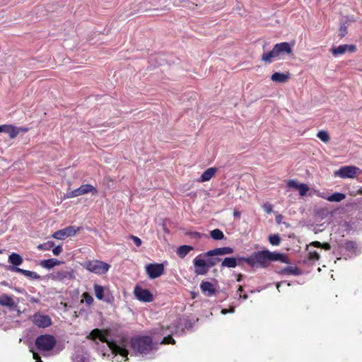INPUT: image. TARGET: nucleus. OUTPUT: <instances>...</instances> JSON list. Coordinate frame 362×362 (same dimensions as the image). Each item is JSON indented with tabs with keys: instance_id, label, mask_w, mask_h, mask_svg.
Here are the masks:
<instances>
[{
	"instance_id": "nucleus-1",
	"label": "nucleus",
	"mask_w": 362,
	"mask_h": 362,
	"mask_svg": "<svg viewBox=\"0 0 362 362\" xmlns=\"http://www.w3.org/2000/svg\"><path fill=\"white\" fill-rule=\"evenodd\" d=\"M239 261H244L253 268H267L271 262L280 261L283 263H288V258L284 254L270 252L263 250L252 252L248 257H240Z\"/></svg>"
},
{
	"instance_id": "nucleus-2",
	"label": "nucleus",
	"mask_w": 362,
	"mask_h": 362,
	"mask_svg": "<svg viewBox=\"0 0 362 362\" xmlns=\"http://www.w3.org/2000/svg\"><path fill=\"white\" fill-rule=\"evenodd\" d=\"M109 334L110 331L108 329H100L96 328L90 332L87 338L91 340H95L96 339H98L100 341L107 344L113 354H119L122 357H125L127 360L129 351L127 349L126 340L123 339L120 341L119 344H117L115 341L107 339V337L109 335Z\"/></svg>"
},
{
	"instance_id": "nucleus-3",
	"label": "nucleus",
	"mask_w": 362,
	"mask_h": 362,
	"mask_svg": "<svg viewBox=\"0 0 362 362\" xmlns=\"http://www.w3.org/2000/svg\"><path fill=\"white\" fill-rule=\"evenodd\" d=\"M206 252L197 255L193 260L194 273L197 275H206L209 269L216 265L221 259L215 256L205 255Z\"/></svg>"
},
{
	"instance_id": "nucleus-4",
	"label": "nucleus",
	"mask_w": 362,
	"mask_h": 362,
	"mask_svg": "<svg viewBox=\"0 0 362 362\" xmlns=\"http://www.w3.org/2000/svg\"><path fill=\"white\" fill-rule=\"evenodd\" d=\"M131 347L136 354H148L153 348V339L148 336L132 338L131 339Z\"/></svg>"
},
{
	"instance_id": "nucleus-5",
	"label": "nucleus",
	"mask_w": 362,
	"mask_h": 362,
	"mask_svg": "<svg viewBox=\"0 0 362 362\" xmlns=\"http://www.w3.org/2000/svg\"><path fill=\"white\" fill-rule=\"evenodd\" d=\"M284 54H293V49L291 45L287 42L276 44L270 52L264 53L262 55V60L266 63L270 64L272 62L273 59Z\"/></svg>"
},
{
	"instance_id": "nucleus-6",
	"label": "nucleus",
	"mask_w": 362,
	"mask_h": 362,
	"mask_svg": "<svg viewBox=\"0 0 362 362\" xmlns=\"http://www.w3.org/2000/svg\"><path fill=\"white\" fill-rule=\"evenodd\" d=\"M57 341L52 334H41L38 336L35 341L37 349L40 351H49L56 346Z\"/></svg>"
},
{
	"instance_id": "nucleus-7",
	"label": "nucleus",
	"mask_w": 362,
	"mask_h": 362,
	"mask_svg": "<svg viewBox=\"0 0 362 362\" xmlns=\"http://www.w3.org/2000/svg\"><path fill=\"white\" fill-rule=\"evenodd\" d=\"M83 267L97 274H105L110 269V265L100 260H88L84 262Z\"/></svg>"
},
{
	"instance_id": "nucleus-8",
	"label": "nucleus",
	"mask_w": 362,
	"mask_h": 362,
	"mask_svg": "<svg viewBox=\"0 0 362 362\" xmlns=\"http://www.w3.org/2000/svg\"><path fill=\"white\" fill-rule=\"evenodd\" d=\"M80 230V227L69 226L54 232L52 237L57 240H64L66 238L74 236Z\"/></svg>"
},
{
	"instance_id": "nucleus-9",
	"label": "nucleus",
	"mask_w": 362,
	"mask_h": 362,
	"mask_svg": "<svg viewBox=\"0 0 362 362\" xmlns=\"http://www.w3.org/2000/svg\"><path fill=\"white\" fill-rule=\"evenodd\" d=\"M88 193H90L93 195L98 194L97 189L90 184L82 185L77 189H75L67 193L68 198L76 197Z\"/></svg>"
},
{
	"instance_id": "nucleus-10",
	"label": "nucleus",
	"mask_w": 362,
	"mask_h": 362,
	"mask_svg": "<svg viewBox=\"0 0 362 362\" xmlns=\"http://www.w3.org/2000/svg\"><path fill=\"white\" fill-rule=\"evenodd\" d=\"M146 272L151 279L160 277L164 273V265L160 263H151L146 265Z\"/></svg>"
},
{
	"instance_id": "nucleus-11",
	"label": "nucleus",
	"mask_w": 362,
	"mask_h": 362,
	"mask_svg": "<svg viewBox=\"0 0 362 362\" xmlns=\"http://www.w3.org/2000/svg\"><path fill=\"white\" fill-rule=\"evenodd\" d=\"M134 294L136 298L141 302L150 303L153 300V296L148 289L136 286L134 289Z\"/></svg>"
},
{
	"instance_id": "nucleus-12",
	"label": "nucleus",
	"mask_w": 362,
	"mask_h": 362,
	"mask_svg": "<svg viewBox=\"0 0 362 362\" xmlns=\"http://www.w3.org/2000/svg\"><path fill=\"white\" fill-rule=\"evenodd\" d=\"M49 277L52 280L62 281L65 279H74L75 276L74 270L70 269L69 270L60 269L53 272Z\"/></svg>"
},
{
	"instance_id": "nucleus-13",
	"label": "nucleus",
	"mask_w": 362,
	"mask_h": 362,
	"mask_svg": "<svg viewBox=\"0 0 362 362\" xmlns=\"http://www.w3.org/2000/svg\"><path fill=\"white\" fill-rule=\"evenodd\" d=\"M359 168L354 165L344 166L335 172V175L341 178H354Z\"/></svg>"
},
{
	"instance_id": "nucleus-14",
	"label": "nucleus",
	"mask_w": 362,
	"mask_h": 362,
	"mask_svg": "<svg viewBox=\"0 0 362 362\" xmlns=\"http://www.w3.org/2000/svg\"><path fill=\"white\" fill-rule=\"evenodd\" d=\"M33 323L40 328H46L52 325V320L48 315L35 313L33 316Z\"/></svg>"
},
{
	"instance_id": "nucleus-15",
	"label": "nucleus",
	"mask_w": 362,
	"mask_h": 362,
	"mask_svg": "<svg viewBox=\"0 0 362 362\" xmlns=\"http://www.w3.org/2000/svg\"><path fill=\"white\" fill-rule=\"evenodd\" d=\"M356 47L354 45H341L337 47H332L330 52L334 56L344 54L346 51L352 53L356 52Z\"/></svg>"
},
{
	"instance_id": "nucleus-16",
	"label": "nucleus",
	"mask_w": 362,
	"mask_h": 362,
	"mask_svg": "<svg viewBox=\"0 0 362 362\" xmlns=\"http://www.w3.org/2000/svg\"><path fill=\"white\" fill-rule=\"evenodd\" d=\"M8 269L12 272L20 273L26 277L33 279H40V276L35 272L28 271L16 267H8Z\"/></svg>"
},
{
	"instance_id": "nucleus-17",
	"label": "nucleus",
	"mask_w": 362,
	"mask_h": 362,
	"mask_svg": "<svg viewBox=\"0 0 362 362\" xmlns=\"http://www.w3.org/2000/svg\"><path fill=\"white\" fill-rule=\"evenodd\" d=\"M234 252L233 249L230 247H218L214 250H209L206 252V255L210 256H218V255H230Z\"/></svg>"
},
{
	"instance_id": "nucleus-18",
	"label": "nucleus",
	"mask_w": 362,
	"mask_h": 362,
	"mask_svg": "<svg viewBox=\"0 0 362 362\" xmlns=\"http://www.w3.org/2000/svg\"><path fill=\"white\" fill-rule=\"evenodd\" d=\"M200 288L202 292L207 296H212L216 293L214 284L209 281H202L200 284Z\"/></svg>"
},
{
	"instance_id": "nucleus-19",
	"label": "nucleus",
	"mask_w": 362,
	"mask_h": 362,
	"mask_svg": "<svg viewBox=\"0 0 362 362\" xmlns=\"http://www.w3.org/2000/svg\"><path fill=\"white\" fill-rule=\"evenodd\" d=\"M29 129L28 127H16L13 124H10L9 128L7 132V134L8 135L11 139H15L21 132H28Z\"/></svg>"
},
{
	"instance_id": "nucleus-20",
	"label": "nucleus",
	"mask_w": 362,
	"mask_h": 362,
	"mask_svg": "<svg viewBox=\"0 0 362 362\" xmlns=\"http://www.w3.org/2000/svg\"><path fill=\"white\" fill-rule=\"evenodd\" d=\"M0 305L13 308L16 306V304L11 296L3 294L0 296Z\"/></svg>"
},
{
	"instance_id": "nucleus-21",
	"label": "nucleus",
	"mask_w": 362,
	"mask_h": 362,
	"mask_svg": "<svg viewBox=\"0 0 362 362\" xmlns=\"http://www.w3.org/2000/svg\"><path fill=\"white\" fill-rule=\"evenodd\" d=\"M217 169L215 168H207L200 176L199 182H203L210 180L215 175Z\"/></svg>"
},
{
	"instance_id": "nucleus-22",
	"label": "nucleus",
	"mask_w": 362,
	"mask_h": 362,
	"mask_svg": "<svg viewBox=\"0 0 362 362\" xmlns=\"http://www.w3.org/2000/svg\"><path fill=\"white\" fill-rule=\"evenodd\" d=\"M289 78H290V74L288 73L284 74V73L275 72L271 76L272 81H273L274 82H278V83H286L288 81Z\"/></svg>"
},
{
	"instance_id": "nucleus-23",
	"label": "nucleus",
	"mask_w": 362,
	"mask_h": 362,
	"mask_svg": "<svg viewBox=\"0 0 362 362\" xmlns=\"http://www.w3.org/2000/svg\"><path fill=\"white\" fill-rule=\"evenodd\" d=\"M8 261L12 264L11 267H18L23 263V259L20 255L13 252L8 256Z\"/></svg>"
},
{
	"instance_id": "nucleus-24",
	"label": "nucleus",
	"mask_w": 362,
	"mask_h": 362,
	"mask_svg": "<svg viewBox=\"0 0 362 362\" xmlns=\"http://www.w3.org/2000/svg\"><path fill=\"white\" fill-rule=\"evenodd\" d=\"M62 262L57 259L52 258L48 259H44L40 262V266L46 268L47 269H50L55 266L61 264Z\"/></svg>"
},
{
	"instance_id": "nucleus-25",
	"label": "nucleus",
	"mask_w": 362,
	"mask_h": 362,
	"mask_svg": "<svg viewBox=\"0 0 362 362\" xmlns=\"http://www.w3.org/2000/svg\"><path fill=\"white\" fill-rule=\"evenodd\" d=\"M320 197L330 202H340L346 198V194L341 192H335L330 196L325 197L321 195Z\"/></svg>"
},
{
	"instance_id": "nucleus-26",
	"label": "nucleus",
	"mask_w": 362,
	"mask_h": 362,
	"mask_svg": "<svg viewBox=\"0 0 362 362\" xmlns=\"http://www.w3.org/2000/svg\"><path fill=\"white\" fill-rule=\"evenodd\" d=\"M193 250L194 247L192 246L183 245L177 247L176 253L179 257L183 259Z\"/></svg>"
},
{
	"instance_id": "nucleus-27",
	"label": "nucleus",
	"mask_w": 362,
	"mask_h": 362,
	"mask_svg": "<svg viewBox=\"0 0 362 362\" xmlns=\"http://www.w3.org/2000/svg\"><path fill=\"white\" fill-rule=\"evenodd\" d=\"M238 265V260L235 257H226L221 262V267L222 268H235Z\"/></svg>"
},
{
	"instance_id": "nucleus-28",
	"label": "nucleus",
	"mask_w": 362,
	"mask_h": 362,
	"mask_svg": "<svg viewBox=\"0 0 362 362\" xmlns=\"http://www.w3.org/2000/svg\"><path fill=\"white\" fill-rule=\"evenodd\" d=\"M281 274H286V275H300V269L296 267H287L281 271Z\"/></svg>"
},
{
	"instance_id": "nucleus-29",
	"label": "nucleus",
	"mask_w": 362,
	"mask_h": 362,
	"mask_svg": "<svg viewBox=\"0 0 362 362\" xmlns=\"http://www.w3.org/2000/svg\"><path fill=\"white\" fill-rule=\"evenodd\" d=\"M94 292L96 298L98 300H103L104 298V288L103 286L97 284H94Z\"/></svg>"
},
{
	"instance_id": "nucleus-30",
	"label": "nucleus",
	"mask_w": 362,
	"mask_h": 362,
	"mask_svg": "<svg viewBox=\"0 0 362 362\" xmlns=\"http://www.w3.org/2000/svg\"><path fill=\"white\" fill-rule=\"evenodd\" d=\"M211 237L216 240H220L223 239L224 234L220 229H214L211 231Z\"/></svg>"
},
{
	"instance_id": "nucleus-31",
	"label": "nucleus",
	"mask_w": 362,
	"mask_h": 362,
	"mask_svg": "<svg viewBox=\"0 0 362 362\" xmlns=\"http://www.w3.org/2000/svg\"><path fill=\"white\" fill-rule=\"evenodd\" d=\"M317 136L323 142L327 143L330 140L329 135L327 132L321 130L317 134Z\"/></svg>"
},
{
	"instance_id": "nucleus-32",
	"label": "nucleus",
	"mask_w": 362,
	"mask_h": 362,
	"mask_svg": "<svg viewBox=\"0 0 362 362\" xmlns=\"http://www.w3.org/2000/svg\"><path fill=\"white\" fill-rule=\"evenodd\" d=\"M54 247V243L53 241H47V243L40 244L37 248L41 250L47 251Z\"/></svg>"
},
{
	"instance_id": "nucleus-33",
	"label": "nucleus",
	"mask_w": 362,
	"mask_h": 362,
	"mask_svg": "<svg viewBox=\"0 0 362 362\" xmlns=\"http://www.w3.org/2000/svg\"><path fill=\"white\" fill-rule=\"evenodd\" d=\"M269 241L272 245H279L281 243V238L278 234L269 236Z\"/></svg>"
},
{
	"instance_id": "nucleus-34",
	"label": "nucleus",
	"mask_w": 362,
	"mask_h": 362,
	"mask_svg": "<svg viewBox=\"0 0 362 362\" xmlns=\"http://www.w3.org/2000/svg\"><path fill=\"white\" fill-rule=\"evenodd\" d=\"M310 188L308 186V185L305 183L300 184L299 186H298V190L299 192V194L300 196H305L307 192L309 191Z\"/></svg>"
},
{
	"instance_id": "nucleus-35",
	"label": "nucleus",
	"mask_w": 362,
	"mask_h": 362,
	"mask_svg": "<svg viewBox=\"0 0 362 362\" xmlns=\"http://www.w3.org/2000/svg\"><path fill=\"white\" fill-rule=\"evenodd\" d=\"M83 300L86 302L88 305H90L93 303V298L87 292L82 294Z\"/></svg>"
},
{
	"instance_id": "nucleus-36",
	"label": "nucleus",
	"mask_w": 362,
	"mask_h": 362,
	"mask_svg": "<svg viewBox=\"0 0 362 362\" xmlns=\"http://www.w3.org/2000/svg\"><path fill=\"white\" fill-rule=\"evenodd\" d=\"M320 258V255L315 250L310 251L308 253V259L312 261H317Z\"/></svg>"
},
{
	"instance_id": "nucleus-37",
	"label": "nucleus",
	"mask_w": 362,
	"mask_h": 362,
	"mask_svg": "<svg viewBox=\"0 0 362 362\" xmlns=\"http://www.w3.org/2000/svg\"><path fill=\"white\" fill-rule=\"evenodd\" d=\"M347 33H348L347 27L344 24L341 25L339 27V37L340 38H342L344 36H346V35Z\"/></svg>"
},
{
	"instance_id": "nucleus-38",
	"label": "nucleus",
	"mask_w": 362,
	"mask_h": 362,
	"mask_svg": "<svg viewBox=\"0 0 362 362\" xmlns=\"http://www.w3.org/2000/svg\"><path fill=\"white\" fill-rule=\"evenodd\" d=\"M345 247L349 251H354L357 246L356 243L354 241H348L345 244Z\"/></svg>"
},
{
	"instance_id": "nucleus-39",
	"label": "nucleus",
	"mask_w": 362,
	"mask_h": 362,
	"mask_svg": "<svg viewBox=\"0 0 362 362\" xmlns=\"http://www.w3.org/2000/svg\"><path fill=\"white\" fill-rule=\"evenodd\" d=\"M286 185L289 188H293V189H298V186H299L300 184L296 180H289L287 182Z\"/></svg>"
},
{
	"instance_id": "nucleus-40",
	"label": "nucleus",
	"mask_w": 362,
	"mask_h": 362,
	"mask_svg": "<svg viewBox=\"0 0 362 362\" xmlns=\"http://www.w3.org/2000/svg\"><path fill=\"white\" fill-rule=\"evenodd\" d=\"M162 343L165 344H175V341L170 335H168L163 338Z\"/></svg>"
},
{
	"instance_id": "nucleus-41",
	"label": "nucleus",
	"mask_w": 362,
	"mask_h": 362,
	"mask_svg": "<svg viewBox=\"0 0 362 362\" xmlns=\"http://www.w3.org/2000/svg\"><path fill=\"white\" fill-rule=\"evenodd\" d=\"M129 238H130V239H132V240L134 241V243L136 244V245L137 247H139V246H141V244H142V241H141V240L139 238H138L137 236H135V235H131L129 236Z\"/></svg>"
},
{
	"instance_id": "nucleus-42",
	"label": "nucleus",
	"mask_w": 362,
	"mask_h": 362,
	"mask_svg": "<svg viewBox=\"0 0 362 362\" xmlns=\"http://www.w3.org/2000/svg\"><path fill=\"white\" fill-rule=\"evenodd\" d=\"M243 291V288L242 286H239L238 288V291H237V293L239 295V297L240 298H243L244 300H246L247 299L248 296L247 294H243L242 295V293Z\"/></svg>"
},
{
	"instance_id": "nucleus-43",
	"label": "nucleus",
	"mask_w": 362,
	"mask_h": 362,
	"mask_svg": "<svg viewBox=\"0 0 362 362\" xmlns=\"http://www.w3.org/2000/svg\"><path fill=\"white\" fill-rule=\"evenodd\" d=\"M263 209L267 214H270L272 212L273 206L269 203H265L263 205Z\"/></svg>"
},
{
	"instance_id": "nucleus-44",
	"label": "nucleus",
	"mask_w": 362,
	"mask_h": 362,
	"mask_svg": "<svg viewBox=\"0 0 362 362\" xmlns=\"http://www.w3.org/2000/svg\"><path fill=\"white\" fill-rule=\"evenodd\" d=\"M63 251V248L61 245L54 247L52 250V252L54 255H59Z\"/></svg>"
},
{
	"instance_id": "nucleus-45",
	"label": "nucleus",
	"mask_w": 362,
	"mask_h": 362,
	"mask_svg": "<svg viewBox=\"0 0 362 362\" xmlns=\"http://www.w3.org/2000/svg\"><path fill=\"white\" fill-rule=\"evenodd\" d=\"M32 353H33V358L35 360V362H43L42 360H41V358L40 356H39L38 354L35 353L33 349H30V350Z\"/></svg>"
},
{
	"instance_id": "nucleus-46",
	"label": "nucleus",
	"mask_w": 362,
	"mask_h": 362,
	"mask_svg": "<svg viewBox=\"0 0 362 362\" xmlns=\"http://www.w3.org/2000/svg\"><path fill=\"white\" fill-rule=\"evenodd\" d=\"M10 124H2L0 125V133H6L7 134L8 129L9 128Z\"/></svg>"
},
{
	"instance_id": "nucleus-47",
	"label": "nucleus",
	"mask_w": 362,
	"mask_h": 362,
	"mask_svg": "<svg viewBox=\"0 0 362 362\" xmlns=\"http://www.w3.org/2000/svg\"><path fill=\"white\" fill-rule=\"evenodd\" d=\"M190 235H191V237H192L194 238H196V239H199L202 236V235L200 233H199V232L191 233Z\"/></svg>"
},
{
	"instance_id": "nucleus-48",
	"label": "nucleus",
	"mask_w": 362,
	"mask_h": 362,
	"mask_svg": "<svg viewBox=\"0 0 362 362\" xmlns=\"http://www.w3.org/2000/svg\"><path fill=\"white\" fill-rule=\"evenodd\" d=\"M321 248L325 250H331V245L328 243H322Z\"/></svg>"
},
{
	"instance_id": "nucleus-49",
	"label": "nucleus",
	"mask_w": 362,
	"mask_h": 362,
	"mask_svg": "<svg viewBox=\"0 0 362 362\" xmlns=\"http://www.w3.org/2000/svg\"><path fill=\"white\" fill-rule=\"evenodd\" d=\"M234 311H235V308H234V307H232V308H230L229 310H227V309H223V310H221V313H223V314H224V315H225V314H227V313H234Z\"/></svg>"
},
{
	"instance_id": "nucleus-50",
	"label": "nucleus",
	"mask_w": 362,
	"mask_h": 362,
	"mask_svg": "<svg viewBox=\"0 0 362 362\" xmlns=\"http://www.w3.org/2000/svg\"><path fill=\"white\" fill-rule=\"evenodd\" d=\"M310 245H313V246H314V247H320V248H321L322 243H320L319 241H313V242H312V243L310 244Z\"/></svg>"
},
{
	"instance_id": "nucleus-51",
	"label": "nucleus",
	"mask_w": 362,
	"mask_h": 362,
	"mask_svg": "<svg viewBox=\"0 0 362 362\" xmlns=\"http://www.w3.org/2000/svg\"><path fill=\"white\" fill-rule=\"evenodd\" d=\"M175 6H180L183 0H170Z\"/></svg>"
},
{
	"instance_id": "nucleus-52",
	"label": "nucleus",
	"mask_w": 362,
	"mask_h": 362,
	"mask_svg": "<svg viewBox=\"0 0 362 362\" xmlns=\"http://www.w3.org/2000/svg\"><path fill=\"white\" fill-rule=\"evenodd\" d=\"M242 277H243L242 274H239V275L238 276L237 281H241Z\"/></svg>"
},
{
	"instance_id": "nucleus-53",
	"label": "nucleus",
	"mask_w": 362,
	"mask_h": 362,
	"mask_svg": "<svg viewBox=\"0 0 362 362\" xmlns=\"http://www.w3.org/2000/svg\"><path fill=\"white\" fill-rule=\"evenodd\" d=\"M234 216H239V213L238 211L234 212Z\"/></svg>"
},
{
	"instance_id": "nucleus-54",
	"label": "nucleus",
	"mask_w": 362,
	"mask_h": 362,
	"mask_svg": "<svg viewBox=\"0 0 362 362\" xmlns=\"http://www.w3.org/2000/svg\"><path fill=\"white\" fill-rule=\"evenodd\" d=\"M279 286H280V284H278L276 285V287H277V289H278L279 291Z\"/></svg>"
},
{
	"instance_id": "nucleus-55",
	"label": "nucleus",
	"mask_w": 362,
	"mask_h": 362,
	"mask_svg": "<svg viewBox=\"0 0 362 362\" xmlns=\"http://www.w3.org/2000/svg\"><path fill=\"white\" fill-rule=\"evenodd\" d=\"M358 194H362V189L358 190Z\"/></svg>"
},
{
	"instance_id": "nucleus-56",
	"label": "nucleus",
	"mask_w": 362,
	"mask_h": 362,
	"mask_svg": "<svg viewBox=\"0 0 362 362\" xmlns=\"http://www.w3.org/2000/svg\"><path fill=\"white\" fill-rule=\"evenodd\" d=\"M1 253H2V250H0V254H1Z\"/></svg>"
}]
</instances>
